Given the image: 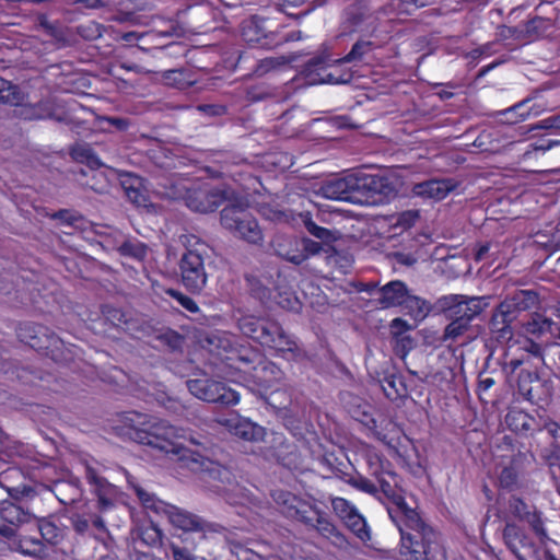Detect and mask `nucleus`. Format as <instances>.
I'll list each match as a JSON object with an SVG mask.
<instances>
[{"mask_svg":"<svg viewBox=\"0 0 560 560\" xmlns=\"http://www.w3.org/2000/svg\"><path fill=\"white\" fill-rule=\"evenodd\" d=\"M364 459L369 475L375 478L377 485L362 475L351 477L349 483L357 490L371 495L381 491L393 505L388 508V514L399 529L400 555L406 560L445 558L440 534L406 502L401 486L402 478L395 471L393 464L375 448L365 450Z\"/></svg>","mask_w":560,"mask_h":560,"instance_id":"nucleus-1","label":"nucleus"},{"mask_svg":"<svg viewBox=\"0 0 560 560\" xmlns=\"http://www.w3.org/2000/svg\"><path fill=\"white\" fill-rule=\"evenodd\" d=\"M206 364L212 374L236 382L248 374L259 390L277 389L283 376L281 369L248 345H236L235 337L213 331L201 340Z\"/></svg>","mask_w":560,"mask_h":560,"instance_id":"nucleus-2","label":"nucleus"},{"mask_svg":"<svg viewBox=\"0 0 560 560\" xmlns=\"http://www.w3.org/2000/svg\"><path fill=\"white\" fill-rule=\"evenodd\" d=\"M544 362L545 353L541 343L526 336H518L516 339L509 338L502 370L506 377L511 378L521 369L516 380L517 393L525 400L535 405H539L546 398L538 390V387H541V382L537 373Z\"/></svg>","mask_w":560,"mask_h":560,"instance_id":"nucleus-3","label":"nucleus"},{"mask_svg":"<svg viewBox=\"0 0 560 560\" xmlns=\"http://www.w3.org/2000/svg\"><path fill=\"white\" fill-rule=\"evenodd\" d=\"M271 497L287 518L301 523L308 530H315L335 546H342L347 541L327 513L315 503L284 490H275Z\"/></svg>","mask_w":560,"mask_h":560,"instance_id":"nucleus-4","label":"nucleus"},{"mask_svg":"<svg viewBox=\"0 0 560 560\" xmlns=\"http://www.w3.org/2000/svg\"><path fill=\"white\" fill-rule=\"evenodd\" d=\"M148 428H135L131 439L139 444L156 448L165 454L177 456L179 459H191L194 463L205 465L203 457L178 442L179 429L166 420L152 418L145 422Z\"/></svg>","mask_w":560,"mask_h":560,"instance_id":"nucleus-5","label":"nucleus"},{"mask_svg":"<svg viewBox=\"0 0 560 560\" xmlns=\"http://www.w3.org/2000/svg\"><path fill=\"white\" fill-rule=\"evenodd\" d=\"M237 327L247 338L262 347L281 353L290 352L294 357L300 354L296 340L287 334L282 326L269 316L245 315L238 318Z\"/></svg>","mask_w":560,"mask_h":560,"instance_id":"nucleus-6","label":"nucleus"},{"mask_svg":"<svg viewBox=\"0 0 560 560\" xmlns=\"http://www.w3.org/2000/svg\"><path fill=\"white\" fill-rule=\"evenodd\" d=\"M128 483L147 513L166 516L174 527L185 533L191 532L203 535L209 530L210 524L202 517L159 499L154 493L147 491L138 483L130 480Z\"/></svg>","mask_w":560,"mask_h":560,"instance_id":"nucleus-7","label":"nucleus"},{"mask_svg":"<svg viewBox=\"0 0 560 560\" xmlns=\"http://www.w3.org/2000/svg\"><path fill=\"white\" fill-rule=\"evenodd\" d=\"M540 303L539 295L533 290H516L512 295L502 301L491 318V329L501 332L505 337L511 332V323L520 313L537 308Z\"/></svg>","mask_w":560,"mask_h":560,"instance_id":"nucleus-8","label":"nucleus"},{"mask_svg":"<svg viewBox=\"0 0 560 560\" xmlns=\"http://www.w3.org/2000/svg\"><path fill=\"white\" fill-rule=\"evenodd\" d=\"M19 340L36 351L44 352L56 362L62 359L65 342L48 327L32 322L20 323L16 327Z\"/></svg>","mask_w":560,"mask_h":560,"instance_id":"nucleus-9","label":"nucleus"},{"mask_svg":"<svg viewBox=\"0 0 560 560\" xmlns=\"http://www.w3.org/2000/svg\"><path fill=\"white\" fill-rule=\"evenodd\" d=\"M220 221L224 229L252 244L262 241V232L257 220L248 208L241 203L226 205L220 213Z\"/></svg>","mask_w":560,"mask_h":560,"instance_id":"nucleus-10","label":"nucleus"},{"mask_svg":"<svg viewBox=\"0 0 560 560\" xmlns=\"http://www.w3.org/2000/svg\"><path fill=\"white\" fill-rule=\"evenodd\" d=\"M186 384L191 395L207 402L235 406L241 399L238 392L212 378H192L188 380Z\"/></svg>","mask_w":560,"mask_h":560,"instance_id":"nucleus-11","label":"nucleus"},{"mask_svg":"<svg viewBox=\"0 0 560 560\" xmlns=\"http://www.w3.org/2000/svg\"><path fill=\"white\" fill-rule=\"evenodd\" d=\"M178 268L185 289L192 294H199L208 280L203 256L197 249L187 248L179 259Z\"/></svg>","mask_w":560,"mask_h":560,"instance_id":"nucleus-12","label":"nucleus"},{"mask_svg":"<svg viewBox=\"0 0 560 560\" xmlns=\"http://www.w3.org/2000/svg\"><path fill=\"white\" fill-rule=\"evenodd\" d=\"M397 194L389 177L359 172V205L388 201Z\"/></svg>","mask_w":560,"mask_h":560,"instance_id":"nucleus-13","label":"nucleus"},{"mask_svg":"<svg viewBox=\"0 0 560 560\" xmlns=\"http://www.w3.org/2000/svg\"><path fill=\"white\" fill-rule=\"evenodd\" d=\"M502 539L508 550L517 560H539V548L524 527L506 522L502 529Z\"/></svg>","mask_w":560,"mask_h":560,"instance_id":"nucleus-14","label":"nucleus"},{"mask_svg":"<svg viewBox=\"0 0 560 560\" xmlns=\"http://www.w3.org/2000/svg\"><path fill=\"white\" fill-rule=\"evenodd\" d=\"M276 25L269 19L252 15L241 24V36L243 40L253 48L273 49Z\"/></svg>","mask_w":560,"mask_h":560,"instance_id":"nucleus-15","label":"nucleus"},{"mask_svg":"<svg viewBox=\"0 0 560 560\" xmlns=\"http://www.w3.org/2000/svg\"><path fill=\"white\" fill-rule=\"evenodd\" d=\"M334 70H337V66H331L325 57L316 56L303 65L301 73L303 74L305 81L311 85L350 82L352 78L350 72H345L340 75H337Z\"/></svg>","mask_w":560,"mask_h":560,"instance_id":"nucleus-16","label":"nucleus"},{"mask_svg":"<svg viewBox=\"0 0 560 560\" xmlns=\"http://www.w3.org/2000/svg\"><path fill=\"white\" fill-rule=\"evenodd\" d=\"M506 511L514 518L527 523L541 542L548 539L542 513L534 504L527 503L517 495H511L508 500Z\"/></svg>","mask_w":560,"mask_h":560,"instance_id":"nucleus-17","label":"nucleus"},{"mask_svg":"<svg viewBox=\"0 0 560 560\" xmlns=\"http://www.w3.org/2000/svg\"><path fill=\"white\" fill-rule=\"evenodd\" d=\"M226 192L220 188L202 185L197 188L187 189L185 202L189 209L200 213L214 212L223 205Z\"/></svg>","mask_w":560,"mask_h":560,"instance_id":"nucleus-18","label":"nucleus"},{"mask_svg":"<svg viewBox=\"0 0 560 560\" xmlns=\"http://www.w3.org/2000/svg\"><path fill=\"white\" fill-rule=\"evenodd\" d=\"M322 191L327 199L359 203V172L327 180Z\"/></svg>","mask_w":560,"mask_h":560,"instance_id":"nucleus-19","label":"nucleus"},{"mask_svg":"<svg viewBox=\"0 0 560 560\" xmlns=\"http://www.w3.org/2000/svg\"><path fill=\"white\" fill-rule=\"evenodd\" d=\"M331 508L342 523L359 538L364 539L369 536L365 518L350 501L341 497L332 498Z\"/></svg>","mask_w":560,"mask_h":560,"instance_id":"nucleus-20","label":"nucleus"},{"mask_svg":"<svg viewBox=\"0 0 560 560\" xmlns=\"http://www.w3.org/2000/svg\"><path fill=\"white\" fill-rule=\"evenodd\" d=\"M85 479L92 487V492L97 499V509L106 512L114 508L118 495L117 487L100 476L95 468L90 465L85 467Z\"/></svg>","mask_w":560,"mask_h":560,"instance_id":"nucleus-21","label":"nucleus"},{"mask_svg":"<svg viewBox=\"0 0 560 560\" xmlns=\"http://www.w3.org/2000/svg\"><path fill=\"white\" fill-rule=\"evenodd\" d=\"M221 423L231 434L247 442H260L266 436V430L264 427L253 422L248 418L240 416L238 413H234L231 417L223 419Z\"/></svg>","mask_w":560,"mask_h":560,"instance_id":"nucleus-22","label":"nucleus"},{"mask_svg":"<svg viewBox=\"0 0 560 560\" xmlns=\"http://www.w3.org/2000/svg\"><path fill=\"white\" fill-rule=\"evenodd\" d=\"M505 423L512 432L520 436L529 438L542 431V418L535 417L522 409L512 408L505 416Z\"/></svg>","mask_w":560,"mask_h":560,"instance_id":"nucleus-23","label":"nucleus"},{"mask_svg":"<svg viewBox=\"0 0 560 560\" xmlns=\"http://www.w3.org/2000/svg\"><path fill=\"white\" fill-rule=\"evenodd\" d=\"M447 300L446 312L450 318H457L470 323L482 311L480 298L452 295Z\"/></svg>","mask_w":560,"mask_h":560,"instance_id":"nucleus-24","label":"nucleus"},{"mask_svg":"<svg viewBox=\"0 0 560 560\" xmlns=\"http://www.w3.org/2000/svg\"><path fill=\"white\" fill-rule=\"evenodd\" d=\"M32 280L28 277L20 275L13 261L8 258L0 257V293L11 294L13 290Z\"/></svg>","mask_w":560,"mask_h":560,"instance_id":"nucleus-25","label":"nucleus"},{"mask_svg":"<svg viewBox=\"0 0 560 560\" xmlns=\"http://www.w3.org/2000/svg\"><path fill=\"white\" fill-rule=\"evenodd\" d=\"M408 288L404 281L393 280L377 291L376 301L382 308L401 306L407 298Z\"/></svg>","mask_w":560,"mask_h":560,"instance_id":"nucleus-26","label":"nucleus"},{"mask_svg":"<svg viewBox=\"0 0 560 560\" xmlns=\"http://www.w3.org/2000/svg\"><path fill=\"white\" fill-rule=\"evenodd\" d=\"M371 18L368 0H355L343 12V25L347 30L355 32Z\"/></svg>","mask_w":560,"mask_h":560,"instance_id":"nucleus-27","label":"nucleus"},{"mask_svg":"<svg viewBox=\"0 0 560 560\" xmlns=\"http://www.w3.org/2000/svg\"><path fill=\"white\" fill-rule=\"evenodd\" d=\"M525 44L549 37L555 32V23L549 18L534 16L524 23Z\"/></svg>","mask_w":560,"mask_h":560,"instance_id":"nucleus-28","label":"nucleus"},{"mask_svg":"<svg viewBox=\"0 0 560 560\" xmlns=\"http://www.w3.org/2000/svg\"><path fill=\"white\" fill-rule=\"evenodd\" d=\"M278 61L275 58H265L255 60L249 56L248 51H238V57L235 63V69L249 70L250 73L261 77L273 70L278 66Z\"/></svg>","mask_w":560,"mask_h":560,"instance_id":"nucleus-29","label":"nucleus"},{"mask_svg":"<svg viewBox=\"0 0 560 560\" xmlns=\"http://www.w3.org/2000/svg\"><path fill=\"white\" fill-rule=\"evenodd\" d=\"M376 49L373 48V44L368 42V39L363 36L358 39L351 47L350 51L345 55L342 58L338 59L339 63H369L370 60L374 57V51Z\"/></svg>","mask_w":560,"mask_h":560,"instance_id":"nucleus-30","label":"nucleus"},{"mask_svg":"<svg viewBox=\"0 0 560 560\" xmlns=\"http://www.w3.org/2000/svg\"><path fill=\"white\" fill-rule=\"evenodd\" d=\"M399 433L396 438L388 436L382 432H376V436L380 441L394 451V454L404 460L410 459V452L415 450L412 441L401 430L397 429Z\"/></svg>","mask_w":560,"mask_h":560,"instance_id":"nucleus-31","label":"nucleus"},{"mask_svg":"<svg viewBox=\"0 0 560 560\" xmlns=\"http://www.w3.org/2000/svg\"><path fill=\"white\" fill-rule=\"evenodd\" d=\"M1 520L12 526H20L28 523L32 518V514L24 510L21 505L12 501H2L0 505Z\"/></svg>","mask_w":560,"mask_h":560,"instance_id":"nucleus-32","label":"nucleus"},{"mask_svg":"<svg viewBox=\"0 0 560 560\" xmlns=\"http://www.w3.org/2000/svg\"><path fill=\"white\" fill-rule=\"evenodd\" d=\"M80 175L82 177L79 179L80 184L95 192L103 194L109 188V180L101 167L81 170Z\"/></svg>","mask_w":560,"mask_h":560,"instance_id":"nucleus-33","label":"nucleus"},{"mask_svg":"<svg viewBox=\"0 0 560 560\" xmlns=\"http://www.w3.org/2000/svg\"><path fill=\"white\" fill-rule=\"evenodd\" d=\"M395 24L392 21L378 22L364 37L373 44L374 49L385 47L394 38Z\"/></svg>","mask_w":560,"mask_h":560,"instance_id":"nucleus-34","label":"nucleus"},{"mask_svg":"<svg viewBox=\"0 0 560 560\" xmlns=\"http://www.w3.org/2000/svg\"><path fill=\"white\" fill-rule=\"evenodd\" d=\"M57 499L65 505L75 503L82 497L81 482L78 478L59 481L55 486Z\"/></svg>","mask_w":560,"mask_h":560,"instance_id":"nucleus-35","label":"nucleus"},{"mask_svg":"<svg viewBox=\"0 0 560 560\" xmlns=\"http://www.w3.org/2000/svg\"><path fill=\"white\" fill-rule=\"evenodd\" d=\"M400 307H402L415 320L424 319L431 311V305L427 300L413 295L409 291Z\"/></svg>","mask_w":560,"mask_h":560,"instance_id":"nucleus-36","label":"nucleus"},{"mask_svg":"<svg viewBox=\"0 0 560 560\" xmlns=\"http://www.w3.org/2000/svg\"><path fill=\"white\" fill-rule=\"evenodd\" d=\"M520 459L513 456L509 465L504 466L498 477L499 485L502 489L514 490L518 485Z\"/></svg>","mask_w":560,"mask_h":560,"instance_id":"nucleus-37","label":"nucleus"},{"mask_svg":"<svg viewBox=\"0 0 560 560\" xmlns=\"http://www.w3.org/2000/svg\"><path fill=\"white\" fill-rule=\"evenodd\" d=\"M382 388L385 396L390 400L402 398L407 395V386L401 375L389 374L382 381Z\"/></svg>","mask_w":560,"mask_h":560,"instance_id":"nucleus-38","label":"nucleus"},{"mask_svg":"<svg viewBox=\"0 0 560 560\" xmlns=\"http://www.w3.org/2000/svg\"><path fill=\"white\" fill-rule=\"evenodd\" d=\"M71 158L81 164H85L89 170L93 167H102V162L94 152V150L88 144H75L70 150Z\"/></svg>","mask_w":560,"mask_h":560,"instance_id":"nucleus-39","label":"nucleus"},{"mask_svg":"<svg viewBox=\"0 0 560 560\" xmlns=\"http://www.w3.org/2000/svg\"><path fill=\"white\" fill-rule=\"evenodd\" d=\"M102 314L108 322L116 327H120L124 331L131 329L132 319L129 318L128 314L122 310L112 305H104L102 307Z\"/></svg>","mask_w":560,"mask_h":560,"instance_id":"nucleus-40","label":"nucleus"},{"mask_svg":"<svg viewBox=\"0 0 560 560\" xmlns=\"http://www.w3.org/2000/svg\"><path fill=\"white\" fill-rule=\"evenodd\" d=\"M16 550L24 556L40 558L45 553V546L38 538L22 536L16 542Z\"/></svg>","mask_w":560,"mask_h":560,"instance_id":"nucleus-41","label":"nucleus"},{"mask_svg":"<svg viewBox=\"0 0 560 560\" xmlns=\"http://www.w3.org/2000/svg\"><path fill=\"white\" fill-rule=\"evenodd\" d=\"M40 537L48 544L58 545L63 537L62 529H60L52 521L42 518L37 524Z\"/></svg>","mask_w":560,"mask_h":560,"instance_id":"nucleus-42","label":"nucleus"},{"mask_svg":"<svg viewBox=\"0 0 560 560\" xmlns=\"http://www.w3.org/2000/svg\"><path fill=\"white\" fill-rule=\"evenodd\" d=\"M299 218H300L302 224L304 225V228L306 229V231L314 237H316L323 242H329L332 240L331 231L326 228L317 225L313 221L311 212H308V211L301 212L299 214Z\"/></svg>","mask_w":560,"mask_h":560,"instance_id":"nucleus-43","label":"nucleus"},{"mask_svg":"<svg viewBox=\"0 0 560 560\" xmlns=\"http://www.w3.org/2000/svg\"><path fill=\"white\" fill-rule=\"evenodd\" d=\"M529 102V100H524L504 109L501 113V115L504 117V121L508 124H517L520 121H524L530 114V108L528 106Z\"/></svg>","mask_w":560,"mask_h":560,"instance_id":"nucleus-44","label":"nucleus"},{"mask_svg":"<svg viewBox=\"0 0 560 560\" xmlns=\"http://www.w3.org/2000/svg\"><path fill=\"white\" fill-rule=\"evenodd\" d=\"M421 194H427L429 197L436 200L444 199L448 192L453 189V185L450 180H428L422 186Z\"/></svg>","mask_w":560,"mask_h":560,"instance_id":"nucleus-45","label":"nucleus"},{"mask_svg":"<svg viewBox=\"0 0 560 560\" xmlns=\"http://www.w3.org/2000/svg\"><path fill=\"white\" fill-rule=\"evenodd\" d=\"M122 256L132 257L139 261L144 260L148 255V246L138 240H126L118 247Z\"/></svg>","mask_w":560,"mask_h":560,"instance_id":"nucleus-46","label":"nucleus"},{"mask_svg":"<svg viewBox=\"0 0 560 560\" xmlns=\"http://www.w3.org/2000/svg\"><path fill=\"white\" fill-rule=\"evenodd\" d=\"M552 320L544 317L538 313H534L530 320L524 324V330L533 336H541L550 329Z\"/></svg>","mask_w":560,"mask_h":560,"instance_id":"nucleus-47","label":"nucleus"},{"mask_svg":"<svg viewBox=\"0 0 560 560\" xmlns=\"http://www.w3.org/2000/svg\"><path fill=\"white\" fill-rule=\"evenodd\" d=\"M140 539L143 544L149 547H156L162 544L163 533L162 530L151 523L140 529Z\"/></svg>","mask_w":560,"mask_h":560,"instance_id":"nucleus-48","label":"nucleus"},{"mask_svg":"<svg viewBox=\"0 0 560 560\" xmlns=\"http://www.w3.org/2000/svg\"><path fill=\"white\" fill-rule=\"evenodd\" d=\"M165 293L167 295H170L171 298H173L174 300L177 301V303L183 307L185 308L187 312L191 313V314H197L200 312V308L198 306V304L196 303V301L184 294L183 292L176 290V289H166L165 290Z\"/></svg>","mask_w":560,"mask_h":560,"instance_id":"nucleus-49","label":"nucleus"},{"mask_svg":"<svg viewBox=\"0 0 560 560\" xmlns=\"http://www.w3.org/2000/svg\"><path fill=\"white\" fill-rule=\"evenodd\" d=\"M524 28H525L524 23L515 25V26L502 25L499 28L498 36L501 40L513 39V40H516L517 43L525 44V30Z\"/></svg>","mask_w":560,"mask_h":560,"instance_id":"nucleus-50","label":"nucleus"},{"mask_svg":"<svg viewBox=\"0 0 560 560\" xmlns=\"http://www.w3.org/2000/svg\"><path fill=\"white\" fill-rule=\"evenodd\" d=\"M451 323L445 327L443 334V341L455 340L463 336L468 330L470 323L459 320L457 318H451Z\"/></svg>","mask_w":560,"mask_h":560,"instance_id":"nucleus-51","label":"nucleus"},{"mask_svg":"<svg viewBox=\"0 0 560 560\" xmlns=\"http://www.w3.org/2000/svg\"><path fill=\"white\" fill-rule=\"evenodd\" d=\"M556 145H560V141L552 140L550 138H538L528 143L524 156L530 158L532 154H536L537 152L545 153L546 151L550 150L552 147Z\"/></svg>","mask_w":560,"mask_h":560,"instance_id":"nucleus-52","label":"nucleus"},{"mask_svg":"<svg viewBox=\"0 0 560 560\" xmlns=\"http://www.w3.org/2000/svg\"><path fill=\"white\" fill-rule=\"evenodd\" d=\"M158 339L172 350H180L185 343V337L174 329H166Z\"/></svg>","mask_w":560,"mask_h":560,"instance_id":"nucleus-53","label":"nucleus"},{"mask_svg":"<svg viewBox=\"0 0 560 560\" xmlns=\"http://www.w3.org/2000/svg\"><path fill=\"white\" fill-rule=\"evenodd\" d=\"M393 350L399 358H406L413 349L415 341L410 335L392 337Z\"/></svg>","mask_w":560,"mask_h":560,"instance_id":"nucleus-54","label":"nucleus"},{"mask_svg":"<svg viewBox=\"0 0 560 560\" xmlns=\"http://www.w3.org/2000/svg\"><path fill=\"white\" fill-rule=\"evenodd\" d=\"M271 96L265 85H252L245 90V100L248 104L261 102Z\"/></svg>","mask_w":560,"mask_h":560,"instance_id":"nucleus-55","label":"nucleus"},{"mask_svg":"<svg viewBox=\"0 0 560 560\" xmlns=\"http://www.w3.org/2000/svg\"><path fill=\"white\" fill-rule=\"evenodd\" d=\"M299 246L300 242H290V249L285 254L280 253V255L294 265H301L307 259V253L303 252Z\"/></svg>","mask_w":560,"mask_h":560,"instance_id":"nucleus-56","label":"nucleus"},{"mask_svg":"<svg viewBox=\"0 0 560 560\" xmlns=\"http://www.w3.org/2000/svg\"><path fill=\"white\" fill-rule=\"evenodd\" d=\"M302 38V32L301 31H290L284 32V27L280 26L279 24L276 25V34L275 39L276 42V48L281 46L284 43L289 42H296Z\"/></svg>","mask_w":560,"mask_h":560,"instance_id":"nucleus-57","label":"nucleus"},{"mask_svg":"<svg viewBox=\"0 0 560 560\" xmlns=\"http://www.w3.org/2000/svg\"><path fill=\"white\" fill-rule=\"evenodd\" d=\"M495 383L497 381L492 376L488 375L486 372L479 373L476 394L478 395L481 401H486L485 395L488 393L490 388H492L495 385Z\"/></svg>","mask_w":560,"mask_h":560,"instance_id":"nucleus-58","label":"nucleus"},{"mask_svg":"<svg viewBox=\"0 0 560 560\" xmlns=\"http://www.w3.org/2000/svg\"><path fill=\"white\" fill-rule=\"evenodd\" d=\"M127 198L137 207H148L150 198L143 185L125 192Z\"/></svg>","mask_w":560,"mask_h":560,"instance_id":"nucleus-59","label":"nucleus"},{"mask_svg":"<svg viewBox=\"0 0 560 560\" xmlns=\"http://www.w3.org/2000/svg\"><path fill=\"white\" fill-rule=\"evenodd\" d=\"M413 327L400 317L394 318L389 324V331L392 337H399L408 335Z\"/></svg>","mask_w":560,"mask_h":560,"instance_id":"nucleus-60","label":"nucleus"},{"mask_svg":"<svg viewBox=\"0 0 560 560\" xmlns=\"http://www.w3.org/2000/svg\"><path fill=\"white\" fill-rule=\"evenodd\" d=\"M71 526L79 535H85L90 528V521L80 514L70 517Z\"/></svg>","mask_w":560,"mask_h":560,"instance_id":"nucleus-61","label":"nucleus"},{"mask_svg":"<svg viewBox=\"0 0 560 560\" xmlns=\"http://www.w3.org/2000/svg\"><path fill=\"white\" fill-rule=\"evenodd\" d=\"M493 46H494V43H486L477 48L471 49L468 52V57L472 60H478L483 56H486V57L491 56L495 52L493 50Z\"/></svg>","mask_w":560,"mask_h":560,"instance_id":"nucleus-62","label":"nucleus"},{"mask_svg":"<svg viewBox=\"0 0 560 560\" xmlns=\"http://www.w3.org/2000/svg\"><path fill=\"white\" fill-rule=\"evenodd\" d=\"M143 185L142 178L135 174L127 173L121 177V186L125 192Z\"/></svg>","mask_w":560,"mask_h":560,"instance_id":"nucleus-63","label":"nucleus"},{"mask_svg":"<svg viewBox=\"0 0 560 560\" xmlns=\"http://www.w3.org/2000/svg\"><path fill=\"white\" fill-rule=\"evenodd\" d=\"M171 553L174 560H194V556L190 550L175 544L171 545Z\"/></svg>","mask_w":560,"mask_h":560,"instance_id":"nucleus-64","label":"nucleus"}]
</instances>
